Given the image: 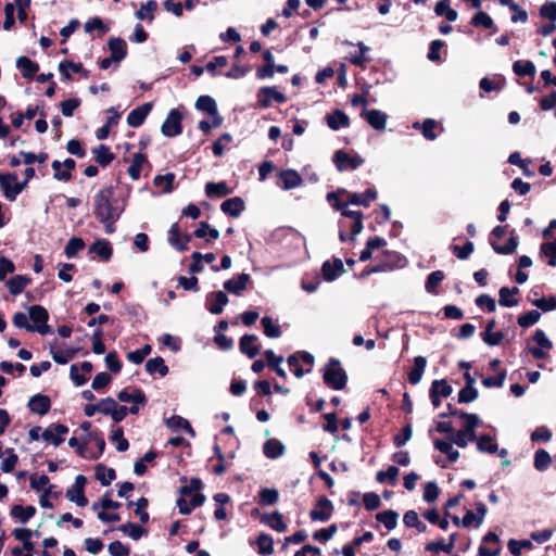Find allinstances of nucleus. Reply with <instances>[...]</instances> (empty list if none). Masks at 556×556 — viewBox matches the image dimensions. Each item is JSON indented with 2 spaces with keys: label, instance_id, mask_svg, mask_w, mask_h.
I'll return each mask as SVG.
<instances>
[{
  "label": "nucleus",
  "instance_id": "1",
  "mask_svg": "<svg viewBox=\"0 0 556 556\" xmlns=\"http://www.w3.org/2000/svg\"><path fill=\"white\" fill-rule=\"evenodd\" d=\"M114 187L106 186L94 195L93 214L99 223L103 224L104 231L109 235L116 231V222L125 210V204L118 206L114 200Z\"/></svg>",
  "mask_w": 556,
  "mask_h": 556
},
{
  "label": "nucleus",
  "instance_id": "2",
  "mask_svg": "<svg viewBox=\"0 0 556 556\" xmlns=\"http://www.w3.org/2000/svg\"><path fill=\"white\" fill-rule=\"evenodd\" d=\"M324 383L332 390H343L348 384V374L338 358L331 357L321 369Z\"/></svg>",
  "mask_w": 556,
  "mask_h": 556
},
{
  "label": "nucleus",
  "instance_id": "3",
  "mask_svg": "<svg viewBox=\"0 0 556 556\" xmlns=\"http://www.w3.org/2000/svg\"><path fill=\"white\" fill-rule=\"evenodd\" d=\"M508 226H495L492 231L490 232L489 237V243L494 250L495 253L502 254V255H508L513 254L518 244H519V238L516 235L515 229L510 231V237L507 240L505 244H500L498 240L502 239L507 233Z\"/></svg>",
  "mask_w": 556,
  "mask_h": 556
},
{
  "label": "nucleus",
  "instance_id": "4",
  "mask_svg": "<svg viewBox=\"0 0 556 556\" xmlns=\"http://www.w3.org/2000/svg\"><path fill=\"white\" fill-rule=\"evenodd\" d=\"M184 114L178 109H172L161 126L164 137L174 138L182 132Z\"/></svg>",
  "mask_w": 556,
  "mask_h": 556
},
{
  "label": "nucleus",
  "instance_id": "5",
  "mask_svg": "<svg viewBox=\"0 0 556 556\" xmlns=\"http://www.w3.org/2000/svg\"><path fill=\"white\" fill-rule=\"evenodd\" d=\"M29 318L33 320V327H37L33 329V332H38L42 336L49 334L52 332L51 327L48 325L49 313L41 305H31L28 308Z\"/></svg>",
  "mask_w": 556,
  "mask_h": 556
},
{
  "label": "nucleus",
  "instance_id": "6",
  "mask_svg": "<svg viewBox=\"0 0 556 556\" xmlns=\"http://www.w3.org/2000/svg\"><path fill=\"white\" fill-rule=\"evenodd\" d=\"M407 264V260L396 251L384 250L379 256L377 266L380 271H391L394 269L403 268Z\"/></svg>",
  "mask_w": 556,
  "mask_h": 556
},
{
  "label": "nucleus",
  "instance_id": "7",
  "mask_svg": "<svg viewBox=\"0 0 556 556\" xmlns=\"http://www.w3.org/2000/svg\"><path fill=\"white\" fill-rule=\"evenodd\" d=\"M332 162L339 172L354 170L364 164V159L358 155H350L344 150H338L332 156Z\"/></svg>",
  "mask_w": 556,
  "mask_h": 556
},
{
  "label": "nucleus",
  "instance_id": "8",
  "mask_svg": "<svg viewBox=\"0 0 556 556\" xmlns=\"http://www.w3.org/2000/svg\"><path fill=\"white\" fill-rule=\"evenodd\" d=\"M334 511L332 502L326 497L320 496L317 498L315 507L309 511V517L313 521H328Z\"/></svg>",
  "mask_w": 556,
  "mask_h": 556
},
{
  "label": "nucleus",
  "instance_id": "9",
  "mask_svg": "<svg viewBox=\"0 0 556 556\" xmlns=\"http://www.w3.org/2000/svg\"><path fill=\"white\" fill-rule=\"evenodd\" d=\"M273 102L282 104L287 102V97L278 91L276 87H262L257 92V104L261 108H269Z\"/></svg>",
  "mask_w": 556,
  "mask_h": 556
},
{
  "label": "nucleus",
  "instance_id": "10",
  "mask_svg": "<svg viewBox=\"0 0 556 556\" xmlns=\"http://www.w3.org/2000/svg\"><path fill=\"white\" fill-rule=\"evenodd\" d=\"M532 340L539 345L536 346H528V352L535 359H543L546 357V352L544 350H551L553 348L552 341L547 338L545 332L542 329H536L532 336Z\"/></svg>",
  "mask_w": 556,
  "mask_h": 556
},
{
  "label": "nucleus",
  "instance_id": "11",
  "mask_svg": "<svg viewBox=\"0 0 556 556\" xmlns=\"http://www.w3.org/2000/svg\"><path fill=\"white\" fill-rule=\"evenodd\" d=\"M502 547L500 545L498 535L489 531L482 538V544L479 546L478 556H500Z\"/></svg>",
  "mask_w": 556,
  "mask_h": 556
},
{
  "label": "nucleus",
  "instance_id": "12",
  "mask_svg": "<svg viewBox=\"0 0 556 556\" xmlns=\"http://www.w3.org/2000/svg\"><path fill=\"white\" fill-rule=\"evenodd\" d=\"M195 108L206 112L213 118L214 127L222 125L223 117L218 114L217 104L211 96H200L195 101Z\"/></svg>",
  "mask_w": 556,
  "mask_h": 556
},
{
  "label": "nucleus",
  "instance_id": "13",
  "mask_svg": "<svg viewBox=\"0 0 556 556\" xmlns=\"http://www.w3.org/2000/svg\"><path fill=\"white\" fill-rule=\"evenodd\" d=\"M68 433V427L63 424H52L42 433L41 438L52 443L54 446H60L64 442V435Z\"/></svg>",
  "mask_w": 556,
  "mask_h": 556
},
{
  "label": "nucleus",
  "instance_id": "14",
  "mask_svg": "<svg viewBox=\"0 0 556 556\" xmlns=\"http://www.w3.org/2000/svg\"><path fill=\"white\" fill-rule=\"evenodd\" d=\"M228 303V296L224 291L211 292L206 295L205 307L214 315H219Z\"/></svg>",
  "mask_w": 556,
  "mask_h": 556
},
{
  "label": "nucleus",
  "instance_id": "15",
  "mask_svg": "<svg viewBox=\"0 0 556 556\" xmlns=\"http://www.w3.org/2000/svg\"><path fill=\"white\" fill-rule=\"evenodd\" d=\"M277 185L283 190L296 188L303 184V178L295 169H282L278 174Z\"/></svg>",
  "mask_w": 556,
  "mask_h": 556
},
{
  "label": "nucleus",
  "instance_id": "16",
  "mask_svg": "<svg viewBox=\"0 0 556 556\" xmlns=\"http://www.w3.org/2000/svg\"><path fill=\"white\" fill-rule=\"evenodd\" d=\"M348 197V203L368 207L371 201L377 199L378 192L375 188H368L364 193L349 192L342 190Z\"/></svg>",
  "mask_w": 556,
  "mask_h": 556
},
{
  "label": "nucleus",
  "instance_id": "17",
  "mask_svg": "<svg viewBox=\"0 0 556 556\" xmlns=\"http://www.w3.org/2000/svg\"><path fill=\"white\" fill-rule=\"evenodd\" d=\"M321 273L326 281H333L344 273V265L341 258L334 257L332 262L323 263Z\"/></svg>",
  "mask_w": 556,
  "mask_h": 556
},
{
  "label": "nucleus",
  "instance_id": "18",
  "mask_svg": "<svg viewBox=\"0 0 556 556\" xmlns=\"http://www.w3.org/2000/svg\"><path fill=\"white\" fill-rule=\"evenodd\" d=\"M28 408L31 413L43 416L51 409V400L45 394H35L28 401Z\"/></svg>",
  "mask_w": 556,
  "mask_h": 556
},
{
  "label": "nucleus",
  "instance_id": "19",
  "mask_svg": "<svg viewBox=\"0 0 556 556\" xmlns=\"http://www.w3.org/2000/svg\"><path fill=\"white\" fill-rule=\"evenodd\" d=\"M152 108L153 104L151 102H147L134 109L127 116V124L134 128L140 127L144 123Z\"/></svg>",
  "mask_w": 556,
  "mask_h": 556
},
{
  "label": "nucleus",
  "instance_id": "20",
  "mask_svg": "<svg viewBox=\"0 0 556 556\" xmlns=\"http://www.w3.org/2000/svg\"><path fill=\"white\" fill-rule=\"evenodd\" d=\"M361 116L376 130H383L386 128L388 116L379 110H364Z\"/></svg>",
  "mask_w": 556,
  "mask_h": 556
},
{
  "label": "nucleus",
  "instance_id": "21",
  "mask_svg": "<svg viewBox=\"0 0 556 556\" xmlns=\"http://www.w3.org/2000/svg\"><path fill=\"white\" fill-rule=\"evenodd\" d=\"M187 496H179L176 505L179 509V513L182 515H189L191 514L193 508H197L205 502V495L202 493H194L191 496L190 502L188 503L186 500Z\"/></svg>",
  "mask_w": 556,
  "mask_h": 556
},
{
  "label": "nucleus",
  "instance_id": "22",
  "mask_svg": "<svg viewBox=\"0 0 556 556\" xmlns=\"http://www.w3.org/2000/svg\"><path fill=\"white\" fill-rule=\"evenodd\" d=\"M108 47L111 51V60L118 63L123 61L127 55L126 41L121 37H112L108 41Z\"/></svg>",
  "mask_w": 556,
  "mask_h": 556
},
{
  "label": "nucleus",
  "instance_id": "23",
  "mask_svg": "<svg viewBox=\"0 0 556 556\" xmlns=\"http://www.w3.org/2000/svg\"><path fill=\"white\" fill-rule=\"evenodd\" d=\"M456 538L457 533L454 532L448 536L447 543H445L443 539L429 542L426 544L425 551L433 553L444 552L446 554H451L455 546Z\"/></svg>",
  "mask_w": 556,
  "mask_h": 556
},
{
  "label": "nucleus",
  "instance_id": "24",
  "mask_svg": "<svg viewBox=\"0 0 556 556\" xmlns=\"http://www.w3.org/2000/svg\"><path fill=\"white\" fill-rule=\"evenodd\" d=\"M477 437L476 430L460 428L452 437H447V439L458 447L465 448L469 442H475Z\"/></svg>",
  "mask_w": 556,
  "mask_h": 556
},
{
  "label": "nucleus",
  "instance_id": "25",
  "mask_svg": "<svg viewBox=\"0 0 556 556\" xmlns=\"http://www.w3.org/2000/svg\"><path fill=\"white\" fill-rule=\"evenodd\" d=\"M261 522L268 526L277 532H285L288 529L287 523L283 520V516L279 511L271 514H263L261 516Z\"/></svg>",
  "mask_w": 556,
  "mask_h": 556
},
{
  "label": "nucleus",
  "instance_id": "26",
  "mask_svg": "<svg viewBox=\"0 0 556 556\" xmlns=\"http://www.w3.org/2000/svg\"><path fill=\"white\" fill-rule=\"evenodd\" d=\"M90 253H96L103 262H109L113 255V248L105 239H98L89 247Z\"/></svg>",
  "mask_w": 556,
  "mask_h": 556
},
{
  "label": "nucleus",
  "instance_id": "27",
  "mask_svg": "<svg viewBox=\"0 0 556 556\" xmlns=\"http://www.w3.org/2000/svg\"><path fill=\"white\" fill-rule=\"evenodd\" d=\"M327 125L332 130H339L341 127L350 126V117L343 111L336 109L326 116Z\"/></svg>",
  "mask_w": 556,
  "mask_h": 556
},
{
  "label": "nucleus",
  "instance_id": "28",
  "mask_svg": "<svg viewBox=\"0 0 556 556\" xmlns=\"http://www.w3.org/2000/svg\"><path fill=\"white\" fill-rule=\"evenodd\" d=\"M16 67L21 70L22 76L26 79H33L39 71V64L25 55L17 58Z\"/></svg>",
  "mask_w": 556,
  "mask_h": 556
},
{
  "label": "nucleus",
  "instance_id": "29",
  "mask_svg": "<svg viewBox=\"0 0 556 556\" xmlns=\"http://www.w3.org/2000/svg\"><path fill=\"white\" fill-rule=\"evenodd\" d=\"M426 366H427L426 357L416 356L414 358V366L407 374V379L410 384L415 386L420 382Z\"/></svg>",
  "mask_w": 556,
  "mask_h": 556
},
{
  "label": "nucleus",
  "instance_id": "30",
  "mask_svg": "<svg viewBox=\"0 0 556 556\" xmlns=\"http://www.w3.org/2000/svg\"><path fill=\"white\" fill-rule=\"evenodd\" d=\"M453 444L454 442H451L447 438L446 440L435 439L433 441L434 448L445 454L451 463L457 462L460 456L459 452L453 448Z\"/></svg>",
  "mask_w": 556,
  "mask_h": 556
},
{
  "label": "nucleus",
  "instance_id": "31",
  "mask_svg": "<svg viewBox=\"0 0 556 556\" xmlns=\"http://www.w3.org/2000/svg\"><path fill=\"white\" fill-rule=\"evenodd\" d=\"M31 283V278L26 275H16L7 281V287L12 295L21 294Z\"/></svg>",
  "mask_w": 556,
  "mask_h": 556
},
{
  "label": "nucleus",
  "instance_id": "32",
  "mask_svg": "<svg viewBox=\"0 0 556 556\" xmlns=\"http://www.w3.org/2000/svg\"><path fill=\"white\" fill-rule=\"evenodd\" d=\"M94 478L103 486H108L116 479V471L113 468L106 467L104 464H97L94 466Z\"/></svg>",
  "mask_w": 556,
  "mask_h": 556
},
{
  "label": "nucleus",
  "instance_id": "33",
  "mask_svg": "<svg viewBox=\"0 0 556 556\" xmlns=\"http://www.w3.org/2000/svg\"><path fill=\"white\" fill-rule=\"evenodd\" d=\"M92 153L94 154L96 163L101 167L109 166L115 160V154L112 153L110 148L105 144L93 148Z\"/></svg>",
  "mask_w": 556,
  "mask_h": 556
},
{
  "label": "nucleus",
  "instance_id": "34",
  "mask_svg": "<svg viewBox=\"0 0 556 556\" xmlns=\"http://www.w3.org/2000/svg\"><path fill=\"white\" fill-rule=\"evenodd\" d=\"M220 210L230 217H239L243 211V199L240 197L227 199L222 203Z\"/></svg>",
  "mask_w": 556,
  "mask_h": 556
},
{
  "label": "nucleus",
  "instance_id": "35",
  "mask_svg": "<svg viewBox=\"0 0 556 556\" xmlns=\"http://www.w3.org/2000/svg\"><path fill=\"white\" fill-rule=\"evenodd\" d=\"M286 452L285 445L278 439H269L263 445V453L267 458L276 459Z\"/></svg>",
  "mask_w": 556,
  "mask_h": 556
},
{
  "label": "nucleus",
  "instance_id": "36",
  "mask_svg": "<svg viewBox=\"0 0 556 556\" xmlns=\"http://www.w3.org/2000/svg\"><path fill=\"white\" fill-rule=\"evenodd\" d=\"M16 180H17V175L15 173L0 174V189L3 192V195L9 201L16 200L14 190H13V185H12L13 184L12 181H16Z\"/></svg>",
  "mask_w": 556,
  "mask_h": 556
},
{
  "label": "nucleus",
  "instance_id": "37",
  "mask_svg": "<svg viewBox=\"0 0 556 556\" xmlns=\"http://www.w3.org/2000/svg\"><path fill=\"white\" fill-rule=\"evenodd\" d=\"M477 450L480 453L495 454L498 451V445L495 438L489 433H483L477 437Z\"/></svg>",
  "mask_w": 556,
  "mask_h": 556
},
{
  "label": "nucleus",
  "instance_id": "38",
  "mask_svg": "<svg viewBox=\"0 0 556 556\" xmlns=\"http://www.w3.org/2000/svg\"><path fill=\"white\" fill-rule=\"evenodd\" d=\"M36 507L33 505L22 506L14 505L10 510V515L20 520L22 523H27L30 518L36 515Z\"/></svg>",
  "mask_w": 556,
  "mask_h": 556
},
{
  "label": "nucleus",
  "instance_id": "39",
  "mask_svg": "<svg viewBox=\"0 0 556 556\" xmlns=\"http://www.w3.org/2000/svg\"><path fill=\"white\" fill-rule=\"evenodd\" d=\"M231 193V189L228 188L225 181L213 182L210 181L205 185V194L213 198H223Z\"/></svg>",
  "mask_w": 556,
  "mask_h": 556
},
{
  "label": "nucleus",
  "instance_id": "40",
  "mask_svg": "<svg viewBox=\"0 0 556 556\" xmlns=\"http://www.w3.org/2000/svg\"><path fill=\"white\" fill-rule=\"evenodd\" d=\"M264 356L266 357L268 367L271 368L280 378L286 379L287 374L280 366L283 357L276 355L273 350H266L264 352Z\"/></svg>",
  "mask_w": 556,
  "mask_h": 556
},
{
  "label": "nucleus",
  "instance_id": "41",
  "mask_svg": "<svg viewBox=\"0 0 556 556\" xmlns=\"http://www.w3.org/2000/svg\"><path fill=\"white\" fill-rule=\"evenodd\" d=\"M144 163H148V156L143 153H135L130 166L127 169L128 175L132 180L140 178L141 168Z\"/></svg>",
  "mask_w": 556,
  "mask_h": 556
},
{
  "label": "nucleus",
  "instance_id": "42",
  "mask_svg": "<svg viewBox=\"0 0 556 556\" xmlns=\"http://www.w3.org/2000/svg\"><path fill=\"white\" fill-rule=\"evenodd\" d=\"M146 370L150 375L157 372L161 377H165L169 371L168 366L161 356L148 359L146 363Z\"/></svg>",
  "mask_w": 556,
  "mask_h": 556
},
{
  "label": "nucleus",
  "instance_id": "43",
  "mask_svg": "<svg viewBox=\"0 0 556 556\" xmlns=\"http://www.w3.org/2000/svg\"><path fill=\"white\" fill-rule=\"evenodd\" d=\"M79 351V348L73 346L67 348L65 351L54 350L53 346L50 349L53 361L60 365L67 364Z\"/></svg>",
  "mask_w": 556,
  "mask_h": 556
},
{
  "label": "nucleus",
  "instance_id": "44",
  "mask_svg": "<svg viewBox=\"0 0 556 556\" xmlns=\"http://www.w3.org/2000/svg\"><path fill=\"white\" fill-rule=\"evenodd\" d=\"M514 73L519 77L531 76L534 77L536 67L532 61H515L513 64Z\"/></svg>",
  "mask_w": 556,
  "mask_h": 556
},
{
  "label": "nucleus",
  "instance_id": "45",
  "mask_svg": "<svg viewBox=\"0 0 556 556\" xmlns=\"http://www.w3.org/2000/svg\"><path fill=\"white\" fill-rule=\"evenodd\" d=\"M166 425L172 430H175V431H177V430H185L191 437H194V434H195L193 428L190 425V422L186 418H184L181 416H178V415L172 416L170 418H168L166 420Z\"/></svg>",
  "mask_w": 556,
  "mask_h": 556
},
{
  "label": "nucleus",
  "instance_id": "46",
  "mask_svg": "<svg viewBox=\"0 0 556 556\" xmlns=\"http://www.w3.org/2000/svg\"><path fill=\"white\" fill-rule=\"evenodd\" d=\"M413 127L415 129H421V134L427 140L432 141L438 137V135L434 132V129L438 127V123L432 118L425 119L422 124L416 122L413 124Z\"/></svg>",
  "mask_w": 556,
  "mask_h": 556
},
{
  "label": "nucleus",
  "instance_id": "47",
  "mask_svg": "<svg viewBox=\"0 0 556 556\" xmlns=\"http://www.w3.org/2000/svg\"><path fill=\"white\" fill-rule=\"evenodd\" d=\"M399 514L393 509H387L376 515V520L381 522L388 530H393L397 525Z\"/></svg>",
  "mask_w": 556,
  "mask_h": 556
},
{
  "label": "nucleus",
  "instance_id": "48",
  "mask_svg": "<svg viewBox=\"0 0 556 556\" xmlns=\"http://www.w3.org/2000/svg\"><path fill=\"white\" fill-rule=\"evenodd\" d=\"M261 325L263 328V332L266 337L276 339L281 336V328L278 324H276L270 316H264L261 319Z\"/></svg>",
  "mask_w": 556,
  "mask_h": 556
},
{
  "label": "nucleus",
  "instance_id": "49",
  "mask_svg": "<svg viewBox=\"0 0 556 556\" xmlns=\"http://www.w3.org/2000/svg\"><path fill=\"white\" fill-rule=\"evenodd\" d=\"M156 0H148L146 3L141 4L140 9L136 12V17L138 20H147L152 22L154 20V12L157 10Z\"/></svg>",
  "mask_w": 556,
  "mask_h": 556
},
{
  "label": "nucleus",
  "instance_id": "50",
  "mask_svg": "<svg viewBox=\"0 0 556 556\" xmlns=\"http://www.w3.org/2000/svg\"><path fill=\"white\" fill-rule=\"evenodd\" d=\"M175 174L166 173L165 175H156L153 179L155 187L162 188L164 193H169L175 189Z\"/></svg>",
  "mask_w": 556,
  "mask_h": 556
},
{
  "label": "nucleus",
  "instance_id": "51",
  "mask_svg": "<svg viewBox=\"0 0 556 556\" xmlns=\"http://www.w3.org/2000/svg\"><path fill=\"white\" fill-rule=\"evenodd\" d=\"M169 243L179 252H185L189 248L181 240V232L177 223L173 224L168 230Z\"/></svg>",
  "mask_w": 556,
  "mask_h": 556
},
{
  "label": "nucleus",
  "instance_id": "52",
  "mask_svg": "<svg viewBox=\"0 0 556 556\" xmlns=\"http://www.w3.org/2000/svg\"><path fill=\"white\" fill-rule=\"evenodd\" d=\"M117 530L129 535L135 541L139 540L142 535L147 534V532H148L146 528H143L142 526H139L137 523H134L131 521L121 525L117 528Z\"/></svg>",
  "mask_w": 556,
  "mask_h": 556
},
{
  "label": "nucleus",
  "instance_id": "53",
  "mask_svg": "<svg viewBox=\"0 0 556 556\" xmlns=\"http://www.w3.org/2000/svg\"><path fill=\"white\" fill-rule=\"evenodd\" d=\"M445 278L442 270H434L428 275L425 288L428 293L438 294V287Z\"/></svg>",
  "mask_w": 556,
  "mask_h": 556
},
{
  "label": "nucleus",
  "instance_id": "54",
  "mask_svg": "<svg viewBox=\"0 0 556 556\" xmlns=\"http://www.w3.org/2000/svg\"><path fill=\"white\" fill-rule=\"evenodd\" d=\"M255 544L257 545V552L261 555H270L274 552V540L267 533H261L257 536Z\"/></svg>",
  "mask_w": 556,
  "mask_h": 556
},
{
  "label": "nucleus",
  "instance_id": "55",
  "mask_svg": "<svg viewBox=\"0 0 556 556\" xmlns=\"http://www.w3.org/2000/svg\"><path fill=\"white\" fill-rule=\"evenodd\" d=\"M552 463L549 453L543 448H539L534 453L533 466L538 471H545Z\"/></svg>",
  "mask_w": 556,
  "mask_h": 556
},
{
  "label": "nucleus",
  "instance_id": "56",
  "mask_svg": "<svg viewBox=\"0 0 556 556\" xmlns=\"http://www.w3.org/2000/svg\"><path fill=\"white\" fill-rule=\"evenodd\" d=\"M399 468L396 466H389L387 470H380L376 473V480L379 483L389 482L394 485L399 476Z\"/></svg>",
  "mask_w": 556,
  "mask_h": 556
},
{
  "label": "nucleus",
  "instance_id": "57",
  "mask_svg": "<svg viewBox=\"0 0 556 556\" xmlns=\"http://www.w3.org/2000/svg\"><path fill=\"white\" fill-rule=\"evenodd\" d=\"M470 24L473 26V27H483L485 29H492L495 27L494 25V22L492 20V17L483 12V11H479L477 12L472 17H471V21H470Z\"/></svg>",
  "mask_w": 556,
  "mask_h": 556
},
{
  "label": "nucleus",
  "instance_id": "58",
  "mask_svg": "<svg viewBox=\"0 0 556 556\" xmlns=\"http://www.w3.org/2000/svg\"><path fill=\"white\" fill-rule=\"evenodd\" d=\"M357 47L358 52L352 54L349 58V61L355 66L364 67V64L369 61V59L366 56V53L369 51V47H367L363 41H359Z\"/></svg>",
  "mask_w": 556,
  "mask_h": 556
},
{
  "label": "nucleus",
  "instance_id": "59",
  "mask_svg": "<svg viewBox=\"0 0 556 556\" xmlns=\"http://www.w3.org/2000/svg\"><path fill=\"white\" fill-rule=\"evenodd\" d=\"M85 241L81 238L73 237L67 241L64 248V254L66 257L73 258L80 250L85 248Z\"/></svg>",
  "mask_w": 556,
  "mask_h": 556
},
{
  "label": "nucleus",
  "instance_id": "60",
  "mask_svg": "<svg viewBox=\"0 0 556 556\" xmlns=\"http://www.w3.org/2000/svg\"><path fill=\"white\" fill-rule=\"evenodd\" d=\"M261 344L258 338L255 334H245V355L249 358L256 357L261 352Z\"/></svg>",
  "mask_w": 556,
  "mask_h": 556
},
{
  "label": "nucleus",
  "instance_id": "61",
  "mask_svg": "<svg viewBox=\"0 0 556 556\" xmlns=\"http://www.w3.org/2000/svg\"><path fill=\"white\" fill-rule=\"evenodd\" d=\"M84 28L85 31L88 34L92 33L93 30H99L100 36L105 35L110 30V27L106 24H104L101 17L99 16H94L87 21L85 23Z\"/></svg>",
  "mask_w": 556,
  "mask_h": 556
},
{
  "label": "nucleus",
  "instance_id": "62",
  "mask_svg": "<svg viewBox=\"0 0 556 556\" xmlns=\"http://www.w3.org/2000/svg\"><path fill=\"white\" fill-rule=\"evenodd\" d=\"M541 318V313L536 309L521 314L517 318V324L522 328H529L536 324Z\"/></svg>",
  "mask_w": 556,
  "mask_h": 556
},
{
  "label": "nucleus",
  "instance_id": "63",
  "mask_svg": "<svg viewBox=\"0 0 556 556\" xmlns=\"http://www.w3.org/2000/svg\"><path fill=\"white\" fill-rule=\"evenodd\" d=\"M279 493L276 489L264 488L258 492V503L261 505H274L278 502Z\"/></svg>",
  "mask_w": 556,
  "mask_h": 556
},
{
  "label": "nucleus",
  "instance_id": "64",
  "mask_svg": "<svg viewBox=\"0 0 556 556\" xmlns=\"http://www.w3.org/2000/svg\"><path fill=\"white\" fill-rule=\"evenodd\" d=\"M412 435H413V427H412L410 421H407L406 425L402 428L401 432L396 433L393 437V444L396 447H402L412 439Z\"/></svg>",
  "mask_w": 556,
  "mask_h": 556
}]
</instances>
